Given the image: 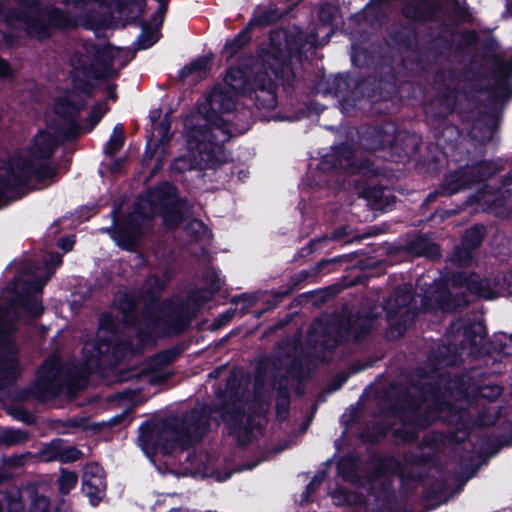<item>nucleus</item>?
Listing matches in <instances>:
<instances>
[{
  "label": "nucleus",
  "instance_id": "1",
  "mask_svg": "<svg viewBox=\"0 0 512 512\" xmlns=\"http://www.w3.org/2000/svg\"><path fill=\"white\" fill-rule=\"evenodd\" d=\"M219 414L228 435H234L236 446L245 449L253 437L254 417L246 414L242 396L238 391H230L217 405L195 406L181 416L180 422L165 421L166 429L181 432L184 447L191 448L200 443L209 433L212 414Z\"/></svg>",
  "mask_w": 512,
  "mask_h": 512
},
{
  "label": "nucleus",
  "instance_id": "2",
  "mask_svg": "<svg viewBox=\"0 0 512 512\" xmlns=\"http://www.w3.org/2000/svg\"><path fill=\"white\" fill-rule=\"evenodd\" d=\"M489 74L496 80V85L487 88V102L483 109L460 116L462 121L470 122L467 131L469 143L479 158L486 154V145L499 129L502 112L498 102L512 99V83L509 81L512 77V59L504 61L499 54L493 55Z\"/></svg>",
  "mask_w": 512,
  "mask_h": 512
},
{
  "label": "nucleus",
  "instance_id": "3",
  "mask_svg": "<svg viewBox=\"0 0 512 512\" xmlns=\"http://www.w3.org/2000/svg\"><path fill=\"white\" fill-rule=\"evenodd\" d=\"M318 44V33L295 32L282 29L269 34L267 48L262 50L260 57L270 67L275 77L281 81L283 91L292 94L296 87L297 77L293 68V59L302 61L306 53Z\"/></svg>",
  "mask_w": 512,
  "mask_h": 512
},
{
  "label": "nucleus",
  "instance_id": "4",
  "mask_svg": "<svg viewBox=\"0 0 512 512\" xmlns=\"http://www.w3.org/2000/svg\"><path fill=\"white\" fill-rule=\"evenodd\" d=\"M420 394L405 390L391 404L392 414L399 420L403 427L392 430V436L404 443H414L419 438V432L434 425L441 416V413L449 405L440 399H433L425 405V394L432 392L433 387L428 383L415 385Z\"/></svg>",
  "mask_w": 512,
  "mask_h": 512
},
{
  "label": "nucleus",
  "instance_id": "5",
  "mask_svg": "<svg viewBox=\"0 0 512 512\" xmlns=\"http://www.w3.org/2000/svg\"><path fill=\"white\" fill-rule=\"evenodd\" d=\"M321 85L324 95L341 98L352 106H356L357 102L364 99L372 104L392 101L398 93L396 79L392 73L381 77L336 74L326 78Z\"/></svg>",
  "mask_w": 512,
  "mask_h": 512
},
{
  "label": "nucleus",
  "instance_id": "6",
  "mask_svg": "<svg viewBox=\"0 0 512 512\" xmlns=\"http://www.w3.org/2000/svg\"><path fill=\"white\" fill-rule=\"evenodd\" d=\"M60 177L57 164H51L49 161L39 162L24 155L15 156L12 164L0 173V209L21 199L25 193L20 191L26 189L32 179L37 184H44L48 180L56 183Z\"/></svg>",
  "mask_w": 512,
  "mask_h": 512
},
{
  "label": "nucleus",
  "instance_id": "7",
  "mask_svg": "<svg viewBox=\"0 0 512 512\" xmlns=\"http://www.w3.org/2000/svg\"><path fill=\"white\" fill-rule=\"evenodd\" d=\"M194 315L188 302L165 299L157 311L144 312L138 337L146 340L154 335L160 338L180 336L188 330Z\"/></svg>",
  "mask_w": 512,
  "mask_h": 512
},
{
  "label": "nucleus",
  "instance_id": "8",
  "mask_svg": "<svg viewBox=\"0 0 512 512\" xmlns=\"http://www.w3.org/2000/svg\"><path fill=\"white\" fill-rule=\"evenodd\" d=\"M186 136L189 149L195 153L175 158L170 165L172 172L182 174L191 170H215L228 162L225 146L210 138L213 136L210 131L191 126Z\"/></svg>",
  "mask_w": 512,
  "mask_h": 512
},
{
  "label": "nucleus",
  "instance_id": "9",
  "mask_svg": "<svg viewBox=\"0 0 512 512\" xmlns=\"http://www.w3.org/2000/svg\"><path fill=\"white\" fill-rule=\"evenodd\" d=\"M462 339L459 343L447 342L438 345L432 351V360L441 367L455 366L462 361V355L467 351L468 355L475 360L488 359L486 336L487 329L483 322H473L463 326Z\"/></svg>",
  "mask_w": 512,
  "mask_h": 512
},
{
  "label": "nucleus",
  "instance_id": "10",
  "mask_svg": "<svg viewBox=\"0 0 512 512\" xmlns=\"http://www.w3.org/2000/svg\"><path fill=\"white\" fill-rule=\"evenodd\" d=\"M151 210L157 213L168 231H175L190 216L192 205L180 196L178 188L169 181L149 187L145 197Z\"/></svg>",
  "mask_w": 512,
  "mask_h": 512
},
{
  "label": "nucleus",
  "instance_id": "11",
  "mask_svg": "<svg viewBox=\"0 0 512 512\" xmlns=\"http://www.w3.org/2000/svg\"><path fill=\"white\" fill-rule=\"evenodd\" d=\"M235 107L236 102L231 94L220 86H216L207 95L205 104L200 110L203 114L201 123L198 122L192 127L210 131L213 134L210 138L225 146L232 137L229 129V122L232 120L225 119L221 114L230 113L235 110Z\"/></svg>",
  "mask_w": 512,
  "mask_h": 512
},
{
  "label": "nucleus",
  "instance_id": "12",
  "mask_svg": "<svg viewBox=\"0 0 512 512\" xmlns=\"http://www.w3.org/2000/svg\"><path fill=\"white\" fill-rule=\"evenodd\" d=\"M503 166L492 160H477L475 163L459 166L444 175L440 187L446 196H451L472 186L485 183L503 170Z\"/></svg>",
  "mask_w": 512,
  "mask_h": 512
},
{
  "label": "nucleus",
  "instance_id": "13",
  "mask_svg": "<svg viewBox=\"0 0 512 512\" xmlns=\"http://www.w3.org/2000/svg\"><path fill=\"white\" fill-rule=\"evenodd\" d=\"M65 384L61 364L47 359L38 368L35 380L20 392V396L23 400L33 398L43 403L60 395Z\"/></svg>",
  "mask_w": 512,
  "mask_h": 512
},
{
  "label": "nucleus",
  "instance_id": "14",
  "mask_svg": "<svg viewBox=\"0 0 512 512\" xmlns=\"http://www.w3.org/2000/svg\"><path fill=\"white\" fill-rule=\"evenodd\" d=\"M449 282L454 288H465L470 294L493 300L510 293V282L505 275L481 278L476 272L452 271Z\"/></svg>",
  "mask_w": 512,
  "mask_h": 512
},
{
  "label": "nucleus",
  "instance_id": "15",
  "mask_svg": "<svg viewBox=\"0 0 512 512\" xmlns=\"http://www.w3.org/2000/svg\"><path fill=\"white\" fill-rule=\"evenodd\" d=\"M18 308L32 319L41 317L45 310L42 301L35 295L28 292H14L6 305L0 304V333L13 337L17 332Z\"/></svg>",
  "mask_w": 512,
  "mask_h": 512
},
{
  "label": "nucleus",
  "instance_id": "16",
  "mask_svg": "<svg viewBox=\"0 0 512 512\" xmlns=\"http://www.w3.org/2000/svg\"><path fill=\"white\" fill-rule=\"evenodd\" d=\"M458 94L456 87L447 82L440 83L435 95L423 107L427 123L434 128L444 125L456 108Z\"/></svg>",
  "mask_w": 512,
  "mask_h": 512
},
{
  "label": "nucleus",
  "instance_id": "17",
  "mask_svg": "<svg viewBox=\"0 0 512 512\" xmlns=\"http://www.w3.org/2000/svg\"><path fill=\"white\" fill-rule=\"evenodd\" d=\"M17 8L27 10L30 17H42L47 29L68 31L76 29L77 20L65 10L56 6H42L38 0H16Z\"/></svg>",
  "mask_w": 512,
  "mask_h": 512
},
{
  "label": "nucleus",
  "instance_id": "18",
  "mask_svg": "<svg viewBox=\"0 0 512 512\" xmlns=\"http://www.w3.org/2000/svg\"><path fill=\"white\" fill-rule=\"evenodd\" d=\"M261 61L263 70L255 73L252 90L247 95L254 101L257 109L273 110L278 103L276 81L279 85L282 84L262 58Z\"/></svg>",
  "mask_w": 512,
  "mask_h": 512
},
{
  "label": "nucleus",
  "instance_id": "19",
  "mask_svg": "<svg viewBox=\"0 0 512 512\" xmlns=\"http://www.w3.org/2000/svg\"><path fill=\"white\" fill-rule=\"evenodd\" d=\"M424 311H441L455 313L469 306L465 292L452 293L445 283H439L421 300Z\"/></svg>",
  "mask_w": 512,
  "mask_h": 512
},
{
  "label": "nucleus",
  "instance_id": "20",
  "mask_svg": "<svg viewBox=\"0 0 512 512\" xmlns=\"http://www.w3.org/2000/svg\"><path fill=\"white\" fill-rule=\"evenodd\" d=\"M443 32H449L448 25L444 22L437 34L434 33L432 27H428L424 34V41L415 45L414 53L416 56L427 62H437L447 57L452 51L453 41L443 35Z\"/></svg>",
  "mask_w": 512,
  "mask_h": 512
},
{
  "label": "nucleus",
  "instance_id": "21",
  "mask_svg": "<svg viewBox=\"0 0 512 512\" xmlns=\"http://www.w3.org/2000/svg\"><path fill=\"white\" fill-rule=\"evenodd\" d=\"M0 21L8 27H13L16 22L24 24L27 34L38 41H46L53 37V32L47 29L42 17H30L27 10L6 6L1 2Z\"/></svg>",
  "mask_w": 512,
  "mask_h": 512
},
{
  "label": "nucleus",
  "instance_id": "22",
  "mask_svg": "<svg viewBox=\"0 0 512 512\" xmlns=\"http://www.w3.org/2000/svg\"><path fill=\"white\" fill-rule=\"evenodd\" d=\"M18 353L14 338L0 333V391L13 386L21 375Z\"/></svg>",
  "mask_w": 512,
  "mask_h": 512
},
{
  "label": "nucleus",
  "instance_id": "23",
  "mask_svg": "<svg viewBox=\"0 0 512 512\" xmlns=\"http://www.w3.org/2000/svg\"><path fill=\"white\" fill-rule=\"evenodd\" d=\"M141 227L140 220L132 213H127L115 220L113 226L106 228L105 231L111 234L119 248L132 252L135 250Z\"/></svg>",
  "mask_w": 512,
  "mask_h": 512
},
{
  "label": "nucleus",
  "instance_id": "24",
  "mask_svg": "<svg viewBox=\"0 0 512 512\" xmlns=\"http://www.w3.org/2000/svg\"><path fill=\"white\" fill-rule=\"evenodd\" d=\"M354 150L346 142H342L331 148V152L323 155L317 165V169L329 173L341 174L353 168Z\"/></svg>",
  "mask_w": 512,
  "mask_h": 512
},
{
  "label": "nucleus",
  "instance_id": "25",
  "mask_svg": "<svg viewBox=\"0 0 512 512\" xmlns=\"http://www.w3.org/2000/svg\"><path fill=\"white\" fill-rule=\"evenodd\" d=\"M82 492L89 498V503L96 507L106 494V478L103 468L98 463L84 467L82 475Z\"/></svg>",
  "mask_w": 512,
  "mask_h": 512
},
{
  "label": "nucleus",
  "instance_id": "26",
  "mask_svg": "<svg viewBox=\"0 0 512 512\" xmlns=\"http://www.w3.org/2000/svg\"><path fill=\"white\" fill-rule=\"evenodd\" d=\"M127 349V344L121 341H115L114 336L109 334L101 335L99 332L91 345L83 348L84 360L87 364L99 365L102 358L108 354L116 356Z\"/></svg>",
  "mask_w": 512,
  "mask_h": 512
},
{
  "label": "nucleus",
  "instance_id": "27",
  "mask_svg": "<svg viewBox=\"0 0 512 512\" xmlns=\"http://www.w3.org/2000/svg\"><path fill=\"white\" fill-rule=\"evenodd\" d=\"M498 369H492L491 371H484L476 366L471 367L465 373H463L458 381L467 385V388H471L472 391L480 398L486 399L488 402L496 401L503 393V387L498 384H480L474 383V379L477 377H486L488 374L496 373Z\"/></svg>",
  "mask_w": 512,
  "mask_h": 512
},
{
  "label": "nucleus",
  "instance_id": "28",
  "mask_svg": "<svg viewBox=\"0 0 512 512\" xmlns=\"http://www.w3.org/2000/svg\"><path fill=\"white\" fill-rule=\"evenodd\" d=\"M392 135L393 142L389 155L392 162H405L419 153L422 140L416 133L396 131Z\"/></svg>",
  "mask_w": 512,
  "mask_h": 512
},
{
  "label": "nucleus",
  "instance_id": "29",
  "mask_svg": "<svg viewBox=\"0 0 512 512\" xmlns=\"http://www.w3.org/2000/svg\"><path fill=\"white\" fill-rule=\"evenodd\" d=\"M440 4L431 0H407L401 6V15L408 21L425 24L436 22Z\"/></svg>",
  "mask_w": 512,
  "mask_h": 512
},
{
  "label": "nucleus",
  "instance_id": "30",
  "mask_svg": "<svg viewBox=\"0 0 512 512\" xmlns=\"http://www.w3.org/2000/svg\"><path fill=\"white\" fill-rule=\"evenodd\" d=\"M59 145L60 141L55 135L40 130L34 135L28 148L29 157L39 161H49Z\"/></svg>",
  "mask_w": 512,
  "mask_h": 512
},
{
  "label": "nucleus",
  "instance_id": "31",
  "mask_svg": "<svg viewBox=\"0 0 512 512\" xmlns=\"http://www.w3.org/2000/svg\"><path fill=\"white\" fill-rule=\"evenodd\" d=\"M404 251L408 255L425 257L432 261L439 260L442 256L439 244L433 242L425 234H418L416 237L410 239L405 244Z\"/></svg>",
  "mask_w": 512,
  "mask_h": 512
},
{
  "label": "nucleus",
  "instance_id": "32",
  "mask_svg": "<svg viewBox=\"0 0 512 512\" xmlns=\"http://www.w3.org/2000/svg\"><path fill=\"white\" fill-rule=\"evenodd\" d=\"M487 350L489 351L486 362L499 365L503 357L512 356V334L504 332L495 333L493 338H487Z\"/></svg>",
  "mask_w": 512,
  "mask_h": 512
},
{
  "label": "nucleus",
  "instance_id": "33",
  "mask_svg": "<svg viewBox=\"0 0 512 512\" xmlns=\"http://www.w3.org/2000/svg\"><path fill=\"white\" fill-rule=\"evenodd\" d=\"M364 146L371 151H386L390 155L393 135L385 132L383 127L369 128L363 136Z\"/></svg>",
  "mask_w": 512,
  "mask_h": 512
},
{
  "label": "nucleus",
  "instance_id": "34",
  "mask_svg": "<svg viewBox=\"0 0 512 512\" xmlns=\"http://www.w3.org/2000/svg\"><path fill=\"white\" fill-rule=\"evenodd\" d=\"M224 82L235 94L242 96H246L253 85V81L249 80L246 72L240 67H229Z\"/></svg>",
  "mask_w": 512,
  "mask_h": 512
},
{
  "label": "nucleus",
  "instance_id": "35",
  "mask_svg": "<svg viewBox=\"0 0 512 512\" xmlns=\"http://www.w3.org/2000/svg\"><path fill=\"white\" fill-rule=\"evenodd\" d=\"M282 17L281 12L276 7H257L246 27L252 32L254 28H266L277 23Z\"/></svg>",
  "mask_w": 512,
  "mask_h": 512
},
{
  "label": "nucleus",
  "instance_id": "36",
  "mask_svg": "<svg viewBox=\"0 0 512 512\" xmlns=\"http://www.w3.org/2000/svg\"><path fill=\"white\" fill-rule=\"evenodd\" d=\"M251 39L252 32L245 26L233 38L226 40L222 54L227 60L232 59L250 43Z\"/></svg>",
  "mask_w": 512,
  "mask_h": 512
},
{
  "label": "nucleus",
  "instance_id": "37",
  "mask_svg": "<svg viewBox=\"0 0 512 512\" xmlns=\"http://www.w3.org/2000/svg\"><path fill=\"white\" fill-rule=\"evenodd\" d=\"M83 108V102H76L68 97H59L56 100L55 113L63 122H65L77 119Z\"/></svg>",
  "mask_w": 512,
  "mask_h": 512
},
{
  "label": "nucleus",
  "instance_id": "38",
  "mask_svg": "<svg viewBox=\"0 0 512 512\" xmlns=\"http://www.w3.org/2000/svg\"><path fill=\"white\" fill-rule=\"evenodd\" d=\"M290 391L287 383L279 382L276 388V401H275V413L276 418L280 421H285L290 412Z\"/></svg>",
  "mask_w": 512,
  "mask_h": 512
},
{
  "label": "nucleus",
  "instance_id": "39",
  "mask_svg": "<svg viewBox=\"0 0 512 512\" xmlns=\"http://www.w3.org/2000/svg\"><path fill=\"white\" fill-rule=\"evenodd\" d=\"M512 446V429L507 433L488 437L481 447V452L488 457L495 456L504 447Z\"/></svg>",
  "mask_w": 512,
  "mask_h": 512
},
{
  "label": "nucleus",
  "instance_id": "40",
  "mask_svg": "<svg viewBox=\"0 0 512 512\" xmlns=\"http://www.w3.org/2000/svg\"><path fill=\"white\" fill-rule=\"evenodd\" d=\"M391 39L398 45L410 49L414 52L415 45L418 44V33L413 26L404 25L400 29L394 30Z\"/></svg>",
  "mask_w": 512,
  "mask_h": 512
},
{
  "label": "nucleus",
  "instance_id": "41",
  "mask_svg": "<svg viewBox=\"0 0 512 512\" xmlns=\"http://www.w3.org/2000/svg\"><path fill=\"white\" fill-rule=\"evenodd\" d=\"M487 234L486 227L482 224H475L466 229L461 236L460 243L467 248L476 251L482 244Z\"/></svg>",
  "mask_w": 512,
  "mask_h": 512
},
{
  "label": "nucleus",
  "instance_id": "42",
  "mask_svg": "<svg viewBox=\"0 0 512 512\" xmlns=\"http://www.w3.org/2000/svg\"><path fill=\"white\" fill-rule=\"evenodd\" d=\"M359 468V457L354 454H345L338 458L336 470L344 480H350L357 474Z\"/></svg>",
  "mask_w": 512,
  "mask_h": 512
},
{
  "label": "nucleus",
  "instance_id": "43",
  "mask_svg": "<svg viewBox=\"0 0 512 512\" xmlns=\"http://www.w3.org/2000/svg\"><path fill=\"white\" fill-rule=\"evenodd\" d=\"M173 437H164L161 434L156 435L155 445L158 446L163 455H171L174 451L179 448L180 451L184 452L190 448H183V438L181 432H173Z\"/></svg>",
  "mask_w": 512,
  "mask_h": 512
},
{
  "label": "nucleus",
  "instance_id": "44",
  "mask_svg": "<svg viewBox=\"0 0 512 512\" xmlns=\"http://www.w3.org/2000/svg\"><path fill=\"white\" fill-rule=\"evenodd\" d=\"M125 131L121 124L115 125L109 140L105 143L103 152L106 156L113 158L125 144Z\"/></svg>",
  "mask_w": 512,
  "mask_h": 512
},
{
  "label": "nucleus",
  "instance_id": "45",
  "mask_svg": "<svg viewBox=\"0 0 512 512\" xmlns=\"http://www.w3.org/2000/svg\"><path fill=\"white\" fill-rule=\"evenodd\" d=\"M29 438V432L19 428L7 427L0 430V445L5 447L26 443Z\"/></svg>",
  "mask_w": 512,
  "mask_h": 512
},
{
  "label": "nucleus",
  "instance_id": "46",
  "mask_svg": "<svg viewBox=\"0 0 512 512\" xmlns=\"http://www.w3.org/2000/svg\"><path fill=\"white\" fill-rule=\"evenodd\" d=\"M157 42V39L154 38V33L146 22H142V32L137 37L135 42L136 48L133 51H128L130 54L129 58H127L126 62L121 63V67H125L129 61L135 58L137 50H145L152 47Z\"/></svg>",
  "mask_w": 512,
  "mask_h": 512
},
{
  "label": "nucleus",
  "instance_id": "47",
  "mask_svg": "<svg viewBox=\"0 0 512 512\" xmlns=\"http://www.w3.org/2000/svg\"><path fill=\"white\" fill-rule=\"evenodd\" d=\"M340 17L339 6L329 2H321L317 11V18L321 26L334 27L336 26V20Z\"/></svg>",
  "mask_w": 512,
  "mask_h": 512
},
{
  "label": "nucleus",
  "instance_id": "48",
  "mask_svg": "<svg viewBox=\"0 0 512 512\" xmlns=\"http://www.w3.org/2000/svg\"><path fill=\"white\" fill-rule=\"evenodd\" d=\"M372 464V472L376 476L391 474L400 466V462L393 455L376 456L372 459Z\"/></svg>",
  "mask_w": 512,
  "mask_h": 512
},
{
  "label": "nucleus",
  "instance_id": "49",
  "mask_svg": "<svg viewBox=\"0 0 512 512\" xmlns=\"http://www.w3.org/2000/svg\"><path fill=\"white\" fill-rule=\"evenodd\" d=\"M187 349L188 344L186 342H179L172 347L159 351L155 354L154 360L165 367L175 362Z\"/></svg>",
  "mask_w": 512,
  "mask_h": 512
},
{
  "label": "nucleus",
  "instance_id": "50",
  "mask_svg": "<svg viewBox=\"0 0 512 512\" xmlns=\"http://www.w3.org/2000/svg\"><path fill=\"white\" fill-rule=\"evenodd\" d=\"M435 138L438 141H443L452 148L458 147V141L461 138V131L456 125L447 124V121L440 128H435Z\"/></svg>",
  "mask_w": 512,
  "mask_h": 512
},
{
  "label": "nucleus",
  "instance_id": "51",
  "mask_svg": "<svg viewBox=\"0 0 512 512\" xmlns=\"http://www.w3.org/2000/svg\"><path fill=\"white\" fill-rule=\"evenodd\" d=\"M79 70L96 80H109L119 77V71L113 68V64L104 65L97 69L94 65H83Z\"/></svg>",
  "mask_w": 512,
  "mask_h": 512
},
{
  "label": "nucleus",
  "instance_id": "52",
  "mask_svg": "<svg viewBox=\"0 0 512 512\" xmlns=\"http://www.w3.org/2000/svg\"><path fill=\"white\" fill-rule=\"evenodd\" d=\"M185 232L196 242L212 237V232L208 226L201 219L197 218H193L186 224Z\"/></svg>",
  "mask_w": 512,
  "mask_h": 512
},
{
  "label": "nucleus",
  "instance_id": "53",
  "mask_svg": "<svg viewBox=\"0 0 512 512\" xmlns=\"http://www.w3.org/2000/svg\"><path fill=\"white\" fill-rule=\"evenodd\" d=\"M94 60L99 67L113 64L116 54L115 51H121L122 48L114 47L110 43L104 45H94Z\"/></svg>",
  "mask_w": 512,
  "mask_h": 512
},
{
  "label": "nucleus",
  "instance_id": "54",
  "mask_svg": "<svg viewBox=\"0 0 512 512\" xmlns=\"http://www.w3.org/2000/svg\"><path fill=\"white\" fill-rule=\"evenodd\" d=\"M65 442L62 438H55L44 444L39 451L40 458L47 463L59 460L61 445H65Z\"/></svg>",
  "mask_w": 512,
  "mask_h": 512
},
{
  "label": "nucleus",
  "instance_id": "55",
  "mask_svg": "<svg viewBox=\"0 0 512 512\" xmlns=\"http://www.w3.org/2000/svg\"><path fill=\"white\" fill-rule=\"evenodd\" d=\"M166 285L167 281L160 276L156 274L150 275L145 281V294L151 301H158Z\"/></svg>",
  "mask_w": 512,
  "mask_h": 512
},
{
  "label": "nucleus",
  "instance_id": "56",
  "mask_svg": "<svg viewBox=\"0 0 512 512\" xmlns=\"http://www.w3.org/2000/svg\"><path fill=\"white\" fill-rule=\"evenodd\" d=\"M385 168L375 163V161L365 158L359 162L356 167V173L365 178H376L385 175Z\"/></svg>",
  "mask_w": 512,
  "mask_h": 512
},
{
  "label": "nucleus",
  "instance_id": "57",
  "mask_svg": "<svg viewBox=\"0 0 512 512\" xmlns=\"http://www.w3.org/2000/svg\"><path fill=\"white\" fill-rule=\"evenodd\" d=\"M65 127L58 128V134L61 136L63 142H73L78 139L81 132H83V127L78 122L77 119L69 120L64 122Z\"/></svg>",
  "mask_w": 512,
  "mask_h": 512
},
{
  "label": "nucleus",
  "instance_id": "58",
  "mask_svg": "<svg viewBox=\"0 0 512 512\" xmlns=\"http://www.w3.org/2000/svg\"><path fill=\"white\" fill-rule=\"evenodd\" d=\"M78 482V475L74 471L61 469L60 476L57 480L58 491L61 495H67L75 488Z\"/></svg>",
  "mask_w": 512,
  "mask_h": 512
},
{
  "label": "nucleus",
  "instance_id": "59",
  "mask_svg": "<svg viewBox=\"0 0 512 512\" xmlns=\"http://www.w3.org/2000/svg\"><path fill=\"white\" fill-rule=\"evenodd\" d=\"M347 256L341 255L329 259H322L317 262L310 270L314 277L319 274H328L336 270V266L342 262Z\"/></svg>",
  "mask_w": 512,
  "mask_h": 512
},
{
  "label": "nucleus",
  "instance_id": "60",
  "mask_svg": "<svg viewBox=\"0 0 512 512\" xmlns=\"http://www.w3.org/2000/svg\"><path fill=\"white\" fill-rule=\"evenodd\" d=\"M474 251L463 246L462 243L456 246L453 252V262L461 268L470 267L473 261Z\"/></svg>",
  "mask_w": 512,
  "mask_h": 512
},
{
  "label": "nucleus",
  "instance_id": "61",
  "mask_svg": "<svg viewBox=\"0 0 512 512\" xmlns=\"http://www.w3.org/2000/svg\"><path fill=\"white\" fill-rule=\"evenodd\" d=\"M451 15L455 20V23H471L473 15L466 1L460 3L458 0H454V5L451 10Z\"/></svg>",
  "mask_w": 512,
  "mask_h": 512
},
{
  "label": "nucleus",
  "instance_id": "62",
  "mask_svg": "<svg viewBox=\"0 0 512 512\" xmlns=\"http://www.w3.org/2000/svg\"><path fill=\"white\" fill-rule=\"evenodd\" d=\"M460 39L456 44L457 51H464L475 46L479 41L478 32L474 29H464L460 33Z\"/></svg>",
  "mask_w": 512,
  "mask_h": 512
},
{
  "label": "nucleus",
  "instance_id": "63",
  "mask_svg": "<svg viewBox=\"0 0 512 512\" xmlns=\"http://www.w3.org/2000/svg\"><path fill=\"white\" fill-rule=\"evenodd\" d=\"M385 189L381 186H367L363 190V196L370 200L377 208H382L384 205H389V198L386 197V202H383Z\"/></svg>",
  "mask_w": 512,
  "mask_h": 512
},
{
  "label": "nucleus",
  "instance_id": "64",
  "mask_svg": "<svg viewBox=\"0 0 512 512\" xmlns=\"http://www.w3.org/2000/svg\"><path fill=\"white\" fill-rule=\"evenodd\" d=\"M50 499L44 495L35 494L32 498L29 512H50Z\"/></svg>",
  "mask_w": 512,
  "mask_h": 512
}]
</instances>
